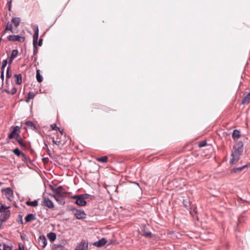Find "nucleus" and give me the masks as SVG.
Returning a JSON list of instances; mask_svg holds the SVG:
<instances>
[{
  "label": "nucleus",
  "mask_w": 250,
  "mask_h": 250,
  "mask_svg": "<svg viewBox=\"0 0 250 250\" xmlns=\"http://www.w3.org/2000/svg\"><path fill=\"white\" fill-rule=\"evenodd\" d=\"M244 150L243 144L241 141L236 143L233 147L229 163L231 165H236L240 159Z\"/></svg>",
  "instance_id": "f257e3e1"
},
{
  "label": "nucleus",
  "mask_w": 250,
  "mask_h": 250,
  "mask_svg": "<svg viewBox=\"0 0 250 250\" xmlns=\"http://www.w3.org/2000/svg\"><path fill=\"white\" fill-rule=\"evenodd\" d=\"M51 189L54 193L52 196L56 201L61 205H64L65 202L64 198L67 197L68 192H66L61 186L57 188L51 186Z\"/></svg>",
  "instance_id": "f03ea898"
},
{
  "label": "nucleus",
  "mask_w": 250,
  "mask_h": 250,
  "mask_svg": "<svg viewBox=\"0 0 250 250\" xmlns=\"http://www.w3.org/2000/svg\"><path fill=\"white\" fill-rule=\"evenodd\" d=\"M70 210L72 212L77 219H83L86 217V214L83 209H78L74 207H71L70 208Z\"/></svg>",
  "instance_id": "7ed1b4c3"
},
{
  "label": "nucleus",
  "mask_w": 250,
  "mask_h": 250,
  "mask_svg": "<svg viewBox=\"0 0 250 250\" xmlns=\"http://www.w3.org/2000/svg\"><path fill=\"white\" fill-rule=\"evenodd\" d=\"M89 195L87 194H83L79 195V197L77 200L75 202V204L81 207H83L86 205L85 199L88 198Z\"/></svg>",
  "instance_id": "20e7f679"
},
{
  "label": "nucleus",
  "mask_w": 250,
  "mask_h": 250,
  "mask_svg": "<svg viewBox=\"0 0 250 250\" xmlns=\"http://www.w3.org/2000/svg\"><path fill=\"white\" fill-rule=\"evenodd\" d=\"M41 205L44 208L53 209L54 208V205L53 202L48 197H43Z\"/></svg>",
  "instance_id": "39448f33"
},
{
  "label": "nucleus",
  "mask_w": 250,
  "mask_h": 250,
  "mask_svg": "<svg viewBox=\"0 0 250 250\" xmlns=\"http://www.w3.org/2000/svg\"><path fill=\"white\" fill-rule=\"evenodd\" d=\"M88 241L85 239H83L77 245L74 250H88Z\"/></svg>",
  "instance_id": "423d86ee"
},
{
  "label": "nucleus",
  "mask_w": 250,
  "mask_h": 250,
  "mask_svg": "<svg viewBox=\"0 0 250 250\" xmlns=\"http://www.w3.org/2000/svg\"><path fill=\"white\" fill-rule=\"evenodd\" d=\"M3 192L4 195L9 201H12L13 200V191L11 188H8L4 189Z\"/></svg>",
  "instance_id": "0eeeda50"
},
{
  "label": "nucleus",
  "mask_w": 250,
  "mask_h": 250,
  "mask_svg": "<svg viewBox=\"0 0 250 250\" xmlns=\"http://www.w3.org/2000/svg\"><path fill=\"white\" fill-rule=\"evenodd\" d=\"M7 40L9 41L15 42L18 41L22 42L24 41V38L20 35H9L7 37Z\"/></svg>",
  "instance_id": "6e6552de"
},
{
  "label": "nucleus",
  "mask_w": 250,
  "mask_h": 250,
  "mask_svg": "<svg viewBox=\"0 0 250 250\" xmlns=\"http://www.w3.org/2000/svg\"><path fill=\"white\" fill-rule=\"evenodd\" d=\"M34 29V34L33 35V44L35 45V44L38 43V39L39 37V29L38 26L37 25L33 26Z\"/></svg>",
  "instance_id": "1a4fd4ad"
},
{
  "label": "nucleus",
  "mask_w": 250,
  "mask_h": 250,
  "mask_svg": "<svg viewBox=\"0 0 250 250\" xmlns=\"http://www.w3.org/2000/svg\"><path fill=\"white\" fill-rule=\"evenodd\" d=\"M38 243L42 248H45L47 245V240L44 235L40 236L38 238Z\"/></svg>",
  "instance_id": "9d476101"
},
{
  "label": "nucleus",
  "mask_w": 250,
  "mask_h": 250,
  "mask_svg": "<svg viewBox=\"0 0 250 250\" xmlns=\"http://www.w3.org/2000/svg\"><path fill=\"white\" fill-rule=\"evenodd\" d=\"M1 213L2 214L0 215V218L2 219V220L5 222L10 217V211L9 210H7L2 212Z\"/></svg>",
  "instance_id": "9b49d317"
},
{
  "label": "nucleus",
  "mask_w": 250,
  "mask_h": 250,
  "mask_svg": "<svg viewBox=\"0 0 250 250\" xmlns=\"http://www.w3.org/2000/svg\"><path fill=\"white\" fill-rule=\"evenodd\" d=\"M107 241L105 238H102L99 241L95 242L93 243V245L94 246L97 247H102L105 245Z\"/></svg>",
  "instance_id": "f8f14e48"
},
{
  "label": "nucleus",
  "mask_w": 250,
  "mask_h": 250,
  "mask_svg": "<svg viewBox=\"0 0 250 250\" xmlns=\"http://www.w3.org/2000/svg\"><path fill=\"white\" fill-rule=\"evenodd\" d=\"M249 166H250V164H246L240 167H234L231 170V172L233 173H238L241 171L245 168L248 167Z\"/></svg>",
  "instance_id": "ddd939ff"
},
{
  "label": "nucleus",
  "mask_w": 250,
  "mask_h": 250,
  "mask_svg": "<svg viewBox=\"0 0 250 250\" xmlns=\"http://www.w3.org/2000/svg\"><path fill=\"white\" fill-rule=\"evenodd\" d=\"M18 55V50L17 49H14L12 50V53L11 54V55H10V58H9V64H11L13 61L14 60V59L17 57Z\"/></svg>",
  "instance_id": "4468645a"
},
{
  "label": "nucleus",
  "mask_w": 250,
  "mask_h": 250,
  "mask_svg": "<svg viewBox=\"0 0 250 250\" xmlns=\"http://www.w3.org/2000/svg\"><path fill=\"white\" fill-rule=\"evenodd\" d=\"M42 41H43V39L42 38V37H41V38L39 39V41L38 42V43L35 44V45H33V47H34L33 52H34V54L35 55H36L38 52V48H37V46L38 45L39 46H41L42 44Z\"/></svg>",
  "instance_id": "2eb2a0df"
},
{
  "label": "nucleus",
  "mask_w": 250,
  "mask_h": 250,
  "mask_svg": "<svg viewBox=\"0 0 250 250\" xmlns=\"http://www.w3.org/2000/svg\"><path fill=\"white\" fill-rule=\"evenodd\" d=\"M21 20L19 17L13 18L11 20V22L14 24V25L16 27H17L19 25V24L21 22Z\"/></svg>",
  "instance_id": "dca6fc26"
},
{
  "label": "nucleus",
  "mask_w": 250,
  "mask_h": 250,
  "mask_svg": "<svg viewBox=\"0 0 250 250\" xmlns=\"http://www.w3.org/2000/svg\"><path fill=\"white\" fill-rule=\"evenodd\" d=\"M47 237L51 242H53L56 239V234L54 232H51L47 234Z\"/></svg>",
  "instance_id": "f3484780"
},
{
  "label": "nucleus",
  "mask_w": 250,
  "mask_h": 250,
  "mask_svg": "<svg viewBox=\"0 0 250 250\" xmlns=\"http://www.w3.org/2000/svg\"><path fill=\"white\" fill-rule=\"evenodd\" d=\"M240 137V131L237 129H235L233 130L232 137L233 140H235L239 139Z\"/></svg>",
  "instance_id": "a211bd4d"
},
{
  "label": "nucleus",
  "mask_w": 250,
  "mask_h": 250,
  "mask_svg": "<svg viewBox=\"0 0 250 250\" xmlns=\"http://www.w3.org/2000/svg\"><path fill=\"white\" fill-rule=\"evenodd\" d=\"M7 30H9L12 33H15V31L13 30L12 23L11 22H7V24L6 25L5 29L4 32H3V34H4L6 33Z\"/></svg>",
  "instance_id": "6ab92c4d"
},
{
  "label": "nucleus",
  "mask_w": 250,
  "mask_h": 250,
  "mask_svg": "<svg viewBox=\"0 0 250 250\" xmlns=\"http://www.w3.org/2000/svg\"><path fill=\"white\" fill-rule=\"evenodd\" d=\"M19 129V128L18 126H17L14 127L13 130L9 134V135L8 136V138L9 139H12L13 138H14L17 133V131Z\"/></svg>",
  "instance_id": "aec40b11"
},
{
  "label": "nucleus",
  "mask_w": 250,
  "mask_h": 250,
  "mask_svg": "<svg viewBox=\"0 0 250 250\" xmlns=\"http://www.w3.org/2000/svg\"><path fill=\"white\" fill-rule=\"evenodd\" d=\"M14 78H15L16 83L17 84H20L22 83V76L21 74H15L14 76Z\"/></svg>",
  "instance_id": "412c9836"
},
{
  "label": "nucleus",
  "mask_w": 250,
  "mask_h": 250,
  "mask_svg": "<svg viewBox=\"0 0 250 250\" xmlns=\"http://www.w3.org/2000/svg\"><path fill=\"white\" fill-rule=\"evenodd\" d=\"M250 102V92L245 96L241 102L242 104H249Z\"/></svg>",
  "instance_id": "4be33fe9"
},
{
  "label": "nucleus",
  "mask_w": 250,
  "mask_h": 250,
  "mask_svg": "<svg viewBox=\"0 0 250 250\" xmlns=\"http://www.w3.org/2000/svg\"><path fill=\"white\" fill-rule=\"evenodd\" d=\"M13 152L15 155L18 156H21L23 158H25V154L22 153L18 148L15 149L13 150Z\"/></svg>",
  "instance_id": "5701e85b"
},
{
  "label": "nucleus",
  "mask_w": 250,
  "mask_h": 250,
  "mask_svg": "<svg viewBox=\"0 0 250 250\" xmlns=\"http://www.w3.org/2000/svg\"><path fill=\"white\" fill-rule=\"evenodd\" d=\"M96 160L101 163H106L108 161V157L106 156H102L96 158Z\"/></svg>",
  "instance_id": "b1692460"
},
{
  "label": "nucleus",
  "mask_w": 250,
  "mask_h": 250,
  "mask_svg": "<svg viewBox=\"0 0 250 250\" xmlns=\"http://www.w3.org/2000/svg\"><path fill=\"white\" fill-rule=\"evenodd\" d=\"M36 78L38 82L41 83L42 81L43 78L42 76L40 74V71L39 69L37 70Z\"/></svg>",
  "instance_id": "393cba45"
},
{
  "label": "nucleus",
  "mask_w": 250,
  "mask_h": 250,
  "mask_svg": "<svg viewBox=\"0 0 250 250\" xmlns=\"http://www.w3.org/2000/svg\"><path fill=\"white\" fill-rule=\"evenodd\" d=\"M23 215L21 214H19L18 216L17 221L18 224H23V222L22 220Z\"/></svg>",
  "instance_id": "a878e982"
},
{
  "label": "nucleus",
  "mask_w": 250,
  "mask_h": 250,
  "mask_svg": "<svg viewBox=\"0 0 250 250\" xmlns=\"http://www.w3.org/2000/svg\"><path fill=\"white\" fill-rule=\"evenodd\" d=\"M207 145V141L206 140H204L199 142L198 146L199 147H202Z\"/></svg>",
  "instance_id": "bb28decb"
},
{
  "label": "nucleus",
  "mask_w": 250,
  "mask_h": 250,
  "mask_svg": "<svg viewBox=\"0 0 250 250\" xmlns=\"http://www.w3.org/2000/svg\"><path fill=\"white\" fill-rule=\"evenodd\" d=\"M9 207H6L4 205H2L0 207V212H2L3 211H4L5 210H8V208H9Z\"/></svg>",
  "instance_id": "cd10ccee"
},
{
  "label": "nucleus",
  "mask_w": 250,
  "mask_h": 250,
  "mask_svg": "<svg viewBox=\"0 0 250 250\" xmlns=\"http://www.w3.org/2000/svg\"><path fill=\"white\" fill-rule=\"evenodd\" d=\"M25 223L29 222L31 221V213L28 214L25 218Z\"/></svg>",
  "instance_id": "c85d7f7f"
},
{
  "label": "nucleus",
  "mask_w": 250,
  "mask_h": 250,
  "mask_svg": "<svg viewBox=\"0 0 250 250\" xmlns=\"http://www.w3.org/2000/svg\"><path fill=\"white\" fill-rule=\"evenodd\" d=\"M9 71H10V67L8 66L7 68V71H6V80L11 77V74L10 73Z\"/></svg>",
  "instance_id": "c756f323"
},
{
  "label": "nucleus",
  "mask_w": 250,
  "mask_h": 250,
  "mask_svg": "<svg viewBox=\"0 0 250 250\" xmlns=\"http://www.w3.org/2000/svg\"><path fill=\"white\" fill-rule=\"evenodd\" d=\"M50 126L53 130H55L56 131L59 130V127H58L55 124H52Z\"/></svg>",
  "instance_id": "7c9ffc66"
},
{
  "label": "nucleus",
  "mask_w": 250,
  "mask_h": 250,
  "mask_svg": "<svg viewBox=\"0 0 250 250\" xmlns=\"http://www.w3.org/2000/svg\"><path fill=\"white\" fill-rule=\"evenodd\" d=\"M143 236H145L146 237H151L152 236V233L151 232H145L143 234Z\"/></svg>",
  "instance_id": "2f4dec72"
},
{
  "label": "nucleus",
  "mask_w": 250,
  "mask_h": 250,
  "mask_svg": "<svg viewBox=\"0 0 250 250\" xmlns=\"http://www.w3.org/2000/svg\"><path fill=\"white\" fill-rule=\"evenodd\" d=\"M52 142L53 143L57 145V146H60V145L62 144V141H60V140H55L54 139H53L52 140Z\"/></svg>",
  "instance_id": "473e14b6"
},
{
  "label": "nucleus",
  "mask_w": 250,
  "mask_h": 250,
  "mask_svg": "<svg viewBox=\"0 0 250 250\" xmlns=\"http://www.w3.org/2000/svg\"><path fill=\"white\" fill-rule=\"evenodd\" d=\"M2 250H12L11 248L5 244L2 245Z\"/></svg>",
  "instance_id": "72a5a7b5"
},
{
  "label": "nucleus",
  "mask_w": 250,
  "mask_h": 250,
  "mask_svg": "<svg viewBox=\"0 0 250 250\" xmlns=\"http://www.w3.org/2000/svg\"><path fill=\"white\" fill-rule=\"evenodd\" d=\"M31 99V92L29 91L28 93V97L25 100V101L26 102L28 103L30 101Z\"/></svg>",
  "instance_id": "f704fd0d"
},
{
  "label": "nucleus",
  "mask_w": 250,
  "mask_h": 250,
  "mask_svg": "<svg viewBox=\"0 0 250 250\" xmlns=\"http://www.w3.org/2000/svg\"><path fill=\"white\" fill-rule=\"evenodd\" d=\"M6 92H7L8 93H11V94L13 95V94H14L16 92L17 90L16 88H14L12 89L11 92H10L9 91H7V90H6Z\"/></svg>",
  "instance_id": "c9c22d12"
},
{
  "label": "nucleus",
  "mask_w": 250,
  "mask_h": 250,
  "mask_svg": "<svg viewBox=\"0 0 250 250\" xmlns=\"http://www.w3.org/2000/svg\"><path fill=\"white\" fill-rule=\"evenodd\" d=\"M7 64V60H3L2 62V66L6 67Z\"/></svg>",
  "instance_id": "e433bc0d"
},
{
  "label": "nucleus",
  "mask_w": 250,
  "mask_h": 250,
  "mask_svg": "<svg viewBox=\"0 0 250 250\" xmlns=\"http://www.w3.org/2000/svg\"><path fill=\"white\" fill-rule=\"evenodd\" d=\"M38 202L37 200L32 201V207H36L38 206Z\"/></svg>",
  "instance_id": "4c0bfd02"
},
{
  "label": "nucleus",
  "mask_w": 250,
  "mask_h": 250,
  "mask_svg": "<svg viewBox=\"0 0 250 250\" xmlns=\"http://www.w3.org/2000/svg\"><path fill=\"white\" fill-rule=\"evenodd\" d=\"M79 197V195H75L73 196H70L69 198L72 199H75L76 200H77L78 198Z\"/></svg>",
  "instance_id": "58836bf2"
},
{
  "label": "nucleus",
  "mask_w": 250,
  "mask_h": 250,
  "mask_svg": "<svg viewBox=\"0 0 250 250\" xmlns=\"http://www.w3.org/2000/svg\"><path fill=\"white\" fill-rule=\"evenodd\" d=\"M25 125H27L28 127H31V121H28L25 123Z\"/></svg>",
  "instance_id": "ea45409f"
},
{
  "label": "nucleus",
  "mask_w": 250,
  "mask_h": 250,
  "mask_svg": "<svg viewBox=\"0 0 250 250\" xmlns=\"http://www.w3.org/2000/svg\"><path fill=\"white\" fill-rule=\"evenodd\" d=\"M4 73L3 72H1V74H0V78L2 80V81H3V80H4Z\"/></svg>",
  "instance_id": "a19ab883"
},
{
  "label": "nucleus",
  "mask_w": 250,
  "mask_h": 250,
  "mask_svg": "<svg viewBox=\"0 0 250 250\" xmlns=\"http://www.w3.org/2000/svg\"><path fill=\"white\" fill-rule=\"evenodd\" d=\"M11 0H10L8 2V4H9V10L10 11L11 10Z\"/></svg>",
  "instance_id": "79ce46f5"
},
{
  "label": "nucleus",
  "mask_w": 250,
  "mask_h": 250,
  "mask_svg": "<svg viewBox=\"0 0 250 250\" xmlns=\"http://www.w3.org/2000/svg\"><path fill=\"white\" fill-rule=\"evenodd\" d=\"M5 67H4V66H1V72H3V73H4V69H5Z\"/></svg>",
  "instance_id": "37998d69"
},
{
  "label": "nucleus",
  "mask_w": 250,
  "mask_h": 250,
  "mask_svg": "<svg viewBox=\"0 0 250 250\" xmlns=\"http://www.w3.org/2000/svg\"><path fill=\"white\" fill-rule=\"evenodd\" d=\"M26 204L28 205V206H31V201H28L26 202Z\"/></svg>",
  "instance_id": "c03bdc74"
},
{
  "label": "nucleus",
  "mask_w": 250,
  "mask_h": 250,
  "mask_svg": "<svg viewBox=\"0 0 250 250\" xmlns=\"http://www.w3.org/2000/svg\"><path fill=\"white\" fill-rule=\"evenodd\" d=\"M3 222H4V221L2 220V219L0 218V229L1 228V227Z\"/></svg>",
  "instance_id": "a18cd8bd"
},
{
  "label": "nucleus",
  "mask_w": 250,
  "mask_h": 250,
  "mask_svg": "<svg viewBox=\"0 0 250 250\" xmlns=\"http://www.w3.org/2000/svg\"><path fill=\"white\" fill-rule=\"evenodd\" d=\"M58 130L60 131V133L61 134V135H63V130H61L59 129V130Z\"/></svg>",
  "instance_id": "49530a36"
},
{
  "label": "nucleus",
  "mask_w": 250,
  "mask_h": 250,
  "mask_svg": "<svg viewBox=\"0 0 250 250\" xmlns=\"http://www.w3.org/2000/svg\"><path fill=\"white\" fill-rule=\"evenodd\" d=\"M47 152L48 154L49 155H50V150L49 149V148H47Z\"/></svg>",
  "instance_id": "de8ad7c7"
},
{
  "label": "nucleus",
  "mask_w": 250,
  "mask_h": 250,
  "mask_svg": "<svg viewBox=\"0 0 250 250\" xmlns=\"http://www.w3.org/2000/svg\"><path fill=\"white\" fill-rule=\"evenodd\" d=\"M32 128L36 129L35 125L33 123H32Z\"/></svg>",
  "instance_id": "09e8293b"
},
{
  "label": "nucleus",
  "mask_w": 250,
  "mask_h": 250,
  "mask_svg": "<svg viewBox=\"0 0 250 250\" xmlns=\"http://www.w3.org/2000/svg\"><path fill=\"white\" fill-rule=\"evenodd\" d=\"M44 145H45V148L47 150V148H48V146H47V144L45 143H44Z\"/></svg>",
  "instance_id": "8fccbe9b"
},
{
  "label": "nucleus",
  "mask_w": 250,
  "mask_h": 250,
  "mask_svg": "<svg viewBox=\"0 0 250 250\" xmlns=\"http://www.w3.org/2000/svg\"><path fill=\"white\" fill-rule=\"evenodd\" d=\"M0 250H2V245H0Z\"/></svg>",
  "instance_id": "3c124183"
},
{
  "label": "nucleus",
  "mask_w": 250,
  "mask_h": 250,
  "mask_svg": "<svg viewBox=\"0 0 250 250\" xmlns=\"http://www.w3.org/2000/svg\"><path fill=\"white\" fill-rule=\"evenodd\" d=\"M35 219V217H34V216L32 214V220H34Z\"/></svg>",
  "instance_id": "603ef678"
},
{
  "label": "nucleus",
  "mask_w": 250,
  "mask_h": 250,
  "mask_svg": "<svg viewBox=\"0 0 250 250\" xmlns=\"http://www.w3.org/2000/svg\"><path fill=\"white\" fill-rule=\"evenodd\" d=\"M20 250H24V248L23 247L22 248L20 247Z\"/></svg>",
  "instance_id": "864d4df0"
},
{
  "label": "nucleus",
  "mask_w": 250,
  "mask_h": 250,
  "mask_svg": "<svg viewBox=\"0 0 250 250\" xmlns=\"http://www.w3.org/2000/svg\"><path fill=\"white\" fill-rule=\"evenodd\" d=\"M21 237L22 239H24V236L21 235Z\"/></svg>",
  "instance_id": "5fc2aeb1"
}]
</instances>
